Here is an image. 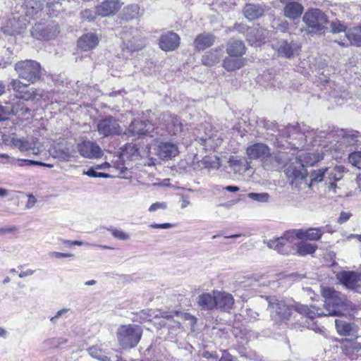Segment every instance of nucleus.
<instances>
[{
	"label": "nucleus",
	"mask_w": 361,
	"mask_h": 361,
	"mask_svg": "<svg viewBox=\"0 0 361 361\" xmlns=\"http://www.w3.org/2000/svg\"><path fill=\"white\" fill-rule=\"evenodd\" d=\"M322 295L324 298V310L298 302L290 306L283 300H276L269 304L271 317L276 322H286L290 319L293 310L310 319L321 316L339 317L347 310L345 300L340 293L331 288H323Z\"/></svg>",
	"instance_id": "f257e3e1"
},
{
	"label": "nucleus",
	"mask_w": 361,
	"mask_h": 361,
	"mask_svg": "<svg viewBox=\"0 0 361 361\" xmlns=\"http://www.w3.org/2000/svg\"><path fill=\"white\" fill-rule=\"evenodd\" d=\"M42 8V4L37 0H28L24 5H17L15 13L2 25V31L9 35L22 33L26 29L30 19L40 16Z\"/></svg>",
	"instance_id": "f03ea898"
},
{
	"label": "nucleus",
	"mask_w": 361,
	"mask_h": 361,
	"mask_svg": "<svg viewBox=\"0 0 361 361\" xmlns=\"http://www.w3.org/2000/svg\"><path fill=\"white\" fill-rule=\"evenodd\" d=\"M142 334L141 326L132 324L121 325L116 331L118 342L123 349L135 348L140 342Z\"/></svg>",
	"instance_id": "7ed1b4c3"
},
{
	"label": "nucleus",
	"mask_w": 361,
	"mask_h": 361,
	"mask_svg": "<svg viewBox=\"0 0 361 361\" xmlns=\"http://www.w3.org/2000/svg\"><path fill=\"white\" fill-rule=\"evenodd\" d=\"M302 21L310 34L322 35L326 30L327 18L324 13L318 8H311L305 13Z\"/></svg>",
	"instance_id": "20e7f679"
},
{
	"label": "nucleus",
	"mask_w": 361,
	"mask_h": 361,
	"mask_svg": "<svg viewBox=\"0 0 361 361\" xmlns=\"http://www.w3.org/2000/svg\"><path fill=\"white\" fill-rule=\"evenodd\" d=\"M15 70L18 76L27 81L29 84H33L40 78L41 67L35 61H21L15 64Z\"/></svg>",
	"instance_id": "39448f33"
},
{
	"label": "nucleus",
	"mask_w": 361,
	"mask_h": 361,
	"mask_svg": "<svg viewBox=\"0 0 361 361\" xmlns=\"http://www.w3.org/2000/svg\"><path fill=\"white\" fill-rule=\"evenodd\" d=\"M296 239H298V230H289L280 238L269 240L267 245L269 247L277 250L279 252L288 254L290 252Z\"/></svg>",
	"instance_id": "423d86ee"
},
{
	"label": "nucleus",
	"mask_w": 361,
	"mask_h": 361,
	"mask_svg": "<svg viewBox=\"0 0 361 361\" xmlns=\"http://www.w3.org/2000/svg\"><path fill=\"white\" fill-rule=\"evenodd\" d=\"M59 33L58 25L54 21L45 23H36L31 30V35L40 40H49Z\"/></svg>",
	"instance_id": "0eeeda50"
},
{
	"label": "nucleus",
	"mask_w": 361,
	"mask_h": 361,
	"mask_svg": "<svg viewBox=\"0 0 361 361\" xmlns=\"http://www.w3.org/2000/svg\"><path fill=\"white\" fill-rule=\"evenodd\" d=\"M121 37L124 47L130 51L141 50L145 45V38L137 28L129 29Z\"/></svg>",
	"instance_id": "6e6552de"
},
{
	"label": "nucleus",
	"mask_w": 361,
	"mask_h": 361,
	"mask_svg": "<svg viewBox=\"0 0 361 361\" xmlns=\"http://www.w3.org/2000/svg\"><path fill=\"white\" fill-rule=\"evenodd\" d=\"M285 174L292 183H301L307 178V170L298 157L293 158V161L285 169Z\"/></svg>",
	"instance_id": "1a4fd4ad"
},
{
	"label": "nucleus",
	"mask_w": 361,
	"mask_h": 361,
	"mask_svg": "<svg viewBox=\"0 0 361 361\" xmlns=\"http://www.w3.org/2000/svg\"><path fill=\"white\" fill-rule=\"evenodd\" d=\"M97 127L99 135L103 137L120 135L122 133V128L118 121L112 116H107L100 120Z\"/></svg>",
	"instance_id": "9d476101"
},
{
	"label": "nucleus",
	"mask_w": 361,
	"mask_h": 361,
	"mask_svg": "<svg viewBox=\"0 0 361 361\" xmlns=\"http://www.w3.org/2000/svg\"><path fill=\"white\" fill-rule=\"evenodd\" d=\"M336 279L345 288L350 290H357L361 286V274L351 271H343L336 274Z\"/></svg>",
	"instance_id": "9b49d317"
},
{
	"label": "nucleus",
	"mask_w": 361,
	"mask_h": 361,
	"mask_svg": "<svg viewBox=\"0 0 361 361\" xmlns=\"http://www.w3.org/2000/svg\"><path fill=\"white\" fill-rule=\"evenodd\" d=\"M77 149L80 156L87 159H99L103 155L100 147L94 142L90 140H85L78 143Z\"/></svg>",
	"instance_id": "f8f14e48"
},
{
	"label": "nucleus",
	"mask_w": 361,
	"mask_h": 361,
	"mask_svg": "<svg viewBox=\"0 0 361 361\" xmlns=\"http://www.w3.org/2000/svg\"><path fill=\"white\" fill-rule=\"evenodd\" d=\"M335 135L341 142L348 146H361V133L353 129H338L336 131Z\"/></svg>",
	"instance_id": "ddd939ff"
},
{
	"label": "nucleus",
	"mask_w": 361,
	"mask_h": 361,
	"mask_svg": "<svg viewBox=\"0 0 361 361\" xmlns=\"http://www.w3.org/2000/svg\"><path fill=\"white\" fill-rule=\"evenodd\" d=\"M293 154L288 152H281L275 154L273 157H270L264 161L265 167L271 169H280L288 164V162L291 163L293 158H295Z\"/></svg>",
	"instance_id": "4468645a"
},
{
	"label": "nucleus",
	"mask_w": 361,
	"mask_h": 361,
	"mask_svg": "<svg viewBox=\"0 0 361 361\" xmlns=\"http://www.w3.org/2000/svg\"><path fill=\"white\" fill-rule=\"evenodd\" d=\"M272 47L280 54L290 58L300 49V46L293 42H288L287 40H273Z\"/></svg>",
	"instance_id": "2eb2a0df"
},
{
	"label": "nucleus",
	"mask_w": 361,
	"mask_h": 361,
	"mask_svg": "<svg viewBox=\"0 0 361 361\" xmlns=\"http://www.w3.org/2000/svg\"><path fill=\"white\" fill-rule=\"evenodd\" d=\"M157 155L161 159H169L179 154V150L176 143L171 142H160L157 146Z\"/></svg>",
	"instance_id": "dca6fc26"
},
{
	"label": "nucleus",
	"mask_w": 361,
	"mask_h": 361,
	"mask_svg": "<svg viewBox=\"0 0 361 361\" xmlns=\"http://www.w3.org/2000/svg\"><path fill=\"white\" fill-rule=\"evenodd\" d=\"M122 5L119 0H105L97 6V13L102 17L114 16Z\"/></svg>",
	"instance_id": "f3484780"
},
{
	"label": "nucleus",
	"mask_w": 361,
	"mask_h": 361,
	"mask_svg": "<svg viewBox=\"0 0 361 361\" xmlns=\"http://www.w3.org/2000/svg\"><path fill=\"white\" fill-rule=\"evenodd\" d=\"M159 44L165 51H173L179 47L180 37L173 32H168L161 36Z\"/></svg>",
	"instance_id": "a211bd4d"
},
{
	"label": "nucleus",
	"mask_w": 361,
	"mask_h": 361,
	"mask_svg": "<svg viewBox=\"0 0 361 361\" xmlns=\"http://www.w3.org/2000/svg\"><path fill=\"white\" fill-rule=\"evenodd\" d=\"M99 37L96 34L88 32L79 37L77 42L78 47L83 51H88L97 47Z\"/></svg>",
	"instance_id": "6ab92c4d"
},
{
	"label": "nucleus",
	"mask_w": 361,
	"mask_h": 361,
	"mask_svg": "<svg viewBox=\"0 0 361 361\" xmlns=\"http://www.w3.org/2000/svg\"><path fill=\"white\" fill-rule=\"evenodd\" d=\"M161 121L169 133L174 135H179L183 130V126L179 118L169 114H164Z\"/></svg>",
	"instance_id": "aec40b11"
},
{
	"label": "nucleus",
	"mask_w": 361,
	"mask_h": 361,
	"mask_svg": "<svg viewBox=\"0 0 361 361\" xmlns=\"http://www.w3.org/2000/svg\"><path fill=\"white\" fill-rule=\"evenodd\" d=\"M269 154V147L263 143H255L247 148V155L250 159H264Z\"/></svg>",
	"instance_id": "412c9836"
},
{
	"label": "nucleus",
	"mask_w": 361,
	"mask_h": 361,
	"mask_svg": "<svg viewBox=\"0 0 361 361\" xmlns=\"http://www.w3.org/2000/svg\"><path fill=\"white\" fill-rule=\"evenodd\" d=\"M336 328L338 334L341 336H354L357 334L359 327L355 323L347 322L341 319L335 320Z\"/></svg>",
	"instance_id": "4be33fe9"
},
{
	"label": "nucleus",
	"mask_w": 361,
	"mask_h": 361,
	"mask_svg": "<svg viewBox=\"0 0 361 361\" xmlns=\"http://www.w3.org/2000/svg\"><path fill=\"white\" fill-rule=\"evenodd\" d=\"M151 128L152 125L149 123L134 120L128 128V133L133 136L149 134L153 137V135L151 134Z\"/></svg>",
	"instance_id": "5701e85b"
},
{
	"label": "nucleus",
	"mask_w": 361,
	"mask_h": 361,
	"mask_svg": "<svg viewBox=\"0 0 361 361\" xmlns=\"http://www.w3.org/2000/svg\"><path fill=\"white\" fill-rule=\"evenodd\" d=\"M266 11V7L261 4H247L243 7V12L245 17L249 20H254L261 18Z\"/></svg>",
	"instance_id": "b1692460"
},
{
	"label": "nucleus",
	"mask_w": 361,
	"mask_h": 361,
	"mask_svg": "<svg viewBox=\"0 0 361 361\" xmlns=\"http://www.w3.org/2000/svg\"><path fill=\"white\" fill-rule=\"evenodd\" d=\"M234 299L232 295L216 290V307L221 310L228 312L233 307Z\"/></svg>",
	"instance_id": "393cba45"
},
{
	"label": "nucleus",
	"mask_w": 361,
	"mask_h": 361,
	"mask_svg": "<svg viewBox=\"0 0 361 361\" xmlns=\"http://www.w3.org/2000/svg\"><path fill=\"white\" fill-rule=\"evenodd\" d=\"M216 293H204L200 295L197 298V302L201 309L204 310H210L216 307Z\"/></svg>",
	"instance_id": "a878e982"
},
{
	"label": "nucleus",
	"mask_w": 361,
	"mask_h": 361,
	"mask_svg": "<svg viewBox=\"0 0 361 361\" xmlns=\"http://www.w3.org/2000/svg\"><path fill=\"white\" fill-rule=\"evenodd\" d=\"M226 51L230 56L243 57L246 52V47L243 41L231 39L227 43Z\"/></svg>",
	"instance_id": "bb28decb"
},
{
	"label": "nucleus",
	"mask_w": 361,
	"mask_h": 361,
	"mask_svg": "<svg viewBox=\"0 0 361 361\" xmlns=\"http://www.w3.org/2000/svg\"><path fill=\"white\" fill-rule=\"evenodd\" d=\"M304 11L303 6L295 1L285 4L283 8V16L290 20L299 18Z\"/></svg>",
	"instance_id": "cd10ccee"
},
{
	"label": "nucleus",
	"mask_w": 361,
	"mask_h": 361,
	"mask_svg": "<svg viewBox=\"0 0 361 361\" xmlns=\"http://www.w3.org/2000/svg\"><path fill=\"white\" fill-rule=\"evenodd\" d=\"M246 37L252 46L259 45L267 37L265 31L262 28L247 27Z\"/></svg>",
	"instance_id": "c85d7f7f"
},
{
	"label": "nucleus",
	"mask_w": 361,
	"mask_h": 361,
	"mask_svg": "<svg viewBox=\"0 0 361 361\" xmlns=\"http://www.w3.org/2000/svg\"><path fill=\"white\" fill-rule=\"evenodd\" d=\"M215 37L213 35L203 32L198 35L194 40V47L197 50H204L214 44Z\"/></svg>",
	"instance_id": "c756f323"
},
{
	"label": "nucleus",
	"mask_w": 361,
	"mask_h": 361,
	"mask_svg": "<svg viewBox=\"0 0 361 361\" xmlns=\"http://www.w3.org/2000/svg\"><path fill=\"white\" fill-rule=\"evenodd\" d=\"M164 320L162 321L163 325L167 326L169 329V338L172 339L182 330V326L178 321L172 319V315L164 313L163 316Z\"/></svg>",
	"instance_id": "7c9ffc66"
},
{
	"label": "nucleus",
	"mask_w": 361,
	"mask_h": 361,
	"mask_svg": "<svg viewBox=\"0 0 361 361\" xmlns=\"http://www.w3.org/2000/svg\"><path fill=\"white\" fill-rule=\"evenodd\" d=\"M245 61L243 57L228 56L224 59L222 66L227 71H234L243 67Z\"/></svg>",
	"instance_id": "2f4dec72"
},
{
	"label": "nucleus",
	"mask_w": 361,
	"mask_h": 361,
	"mask_svg": "<svg viewBox=\"0 0 361 361\" xmlns=\"http://www.w3.org/2000/svg\"><path fill=\"white\" fill-rule=\"evenodd\" d=\"M344 352L352 360L361 355V336H357L356 340L353 342H347L344 345Z\"/></svg>",
	"instance_id": "473e14b6"
},
{
	"label": "nucleus",
	"mask_w": 361,
	"mask_h": 361,
	"mask_svg": "<svg viewBox=\"0 0 361 361\" xmlns=\"http://www.w3.org/2000/svg\"><path fill=\"white\" fill-rule=\"evenodd\" d=\"M223 56V50L221 48L212 49L203 55L202 61L204 65L212 66L219 62Z\"/></svg>",
	"instance_id": "72a5a7b5"
},
{
	"label": "nucleus",
	"mask_w": 361,
	"mask_h": 361,
	"mask_svg": "<svg viewBox=\"0 0 361 361\" xmlns=\"http://www.w3.org/2000/svg\"><path fill=\"white\" fill-rule=\"evenodd\" d=\"M297 230L298 239L300 240H319L323 235L322 229L318 228H311L307 230Z\"/></svg>",
	"instance_id": "f704fd0d"
},
{
	"label": "nucleus",
	"mask_w": 361,
	"mask_h": 361,
	"mask_svg": "<svg viewBox=\"0 0 361 361\" xmlns=\"http://www.w3.org/2000/svg\"><path fill=\"white\" fill-rule=\"evenodd\" d=\"M298 158L305 167L313 166L322 159V156L319 153L304 152L300 154Z\"/></svg>",
	"instance_id": "c9c22d12"
},
{
	"label": "nucleus",
	"mask_w": 361,
	"mask_h": 361,
	"mask_svg": "<svg viewBox=\"0 0 361 361\" xmlns=\"http://www.w3.org/2000/svg\"><path fill=\"white\" fill-rule=\"evenodd\" d=\"M345 37L350 44L361 47V29L360 27L348 30L345 32Z\"/></svg>",
	"instance_id": "e433bc0d"
},
{
	"label": "nucleus",
	"mask_w": 361,
	"mask_h": 361,
	"mask_svg": "<svg viewBox=\"0 0 361 361\" xmlns=\"http://www.w3.org/2000/svg\"><path fill=\"white\" fill-rule=\"evenodd\" d=\"M140 16V7L137 4H130L126 6L121 13V18L126 20L137 18Z\"/></svg>",
	"instance_id": "4c0bfd02"
},
{
	"label": "nucleus",
	"mask_w": 361,
	"mask_h": 361,
	"mask_svg": "<svg viewBox=\"0 0 361 361\" xmlns=\"http://www.w3.org/2000/svg\"><path fill=\"white\" fill-rule=\"evenodd\" d=\"M317 249V245L301 241L297 245V253L300 255L305 256L314 253Z\"/></svg>",
	"instance_id": "58836bf2"
},
{
	"label": "nucleus",
	"mask_w": 361,
	"mask_h": 361,
	"mask_svg": "<svg viewBox=\"0 0 361 361\" xmlns=\"http://www.w3.org/2000/svg\"><path fill=\"white\" fill-rule=\"evenodd\" d=\"M11 142L21 152H27L31 149V144L24 138H13Z\"/></svg>",
	"instance_id": "ea45409f"
},
{
	"label": "nucleus",
	"mask_w": 361,
	"mask_h": 361,
	"mask_svg": "<svg viewBox=\"0 0 361 361\" xmlns=\"http://www.w3.org/2000/svg\"><path fill=\"white\" fill-rule=\"evenodd\" d=\"M89 354L94 358L101 361H108V357L104 353L101 348L97 346H92L88 349Z\"/></svg>",
	"instance_id": "a19ab883"
},
{
	"label": "nucleus",
	"mask_w": 361,
	"mask_h": 361,
	"mask_svg": "<svg viewBox=\"0 0 361 361\" xmlns=\"http://www.w3.org/2000/svg\"><path fill=\"white\" fill-rule=\"evenodd\" d=\"M30 84H25L18 79H13L10 82V86L16 92V97H18Z\"/></svg>",
	"instance_id": "79ce46f5"
},
{
	"label": "nucleus",
	"mask_w": 361,
	"mask_h": 361,
	"mask_svg": "<svg viewBox=\"0 0 361 361\" xmlns=\"http://www.w3.org/2000/svg\"><path fill=\"white\" fill-rule=\"evenodd\" d=\"M18 111V110L17 109L11 107V104L6 103V106L0 105V121L5 120L8 116Z\"/></svg>",
	"instance_id": "37998d69"
},
{
	"label": "nucleus",
	"mask_w": 361,
	"mask_h": 361,
	"mask_svg": "<svg viewBox=\"0 0 361 361\" xmlns=\"http://www.w3.org/2000/svg\"><path fill=\"white\" fill-rule=\"evenodd\" d=\"M348 161L353 166L361 169V151L350 153L348 156Z\"/></svg>",
	"instance_id": "c03bdc74"
},
{
	"label": "nucleus",
	"mask_w": 361,
	"mask_h": 361,
	"mask_svg": "<svg viewBox=\"0 0 361 361\" xmlns=\"http://www.w3.org/2000/svg\"><path fill=\"white\" fill-rule=\"evenodd\" d=\"M328 171H329L328 168L320 169L317 171H312V173L310 174L311 183L313 182H317V183L321 182L323 180L325 172H328Z\"/></svg>",
	"instance_id": "a18cd8bd"
},
{
	"label": "nucleus",
	"mask_w": 361,
	"mask_h": 361,
	"mask_svg": "<svg viewBox=\"0 0 361 361\" xmlns=\"http://www.w3.org/2000/svg\"><path fill=\"white\" fill-rule=\"evenodd\" d=\"M75 157V149L71 147H66L60 152L59 158L66 161L71 160V159Z\"/></svg>",
	"instance_id": "49530a36"
},
{
	"label": "nucleus",
	"mask_w": 361,
	"mask_h": 361,
	"mask_svg": "<svg viewBox=\"0 0 361 361\" xmlns=\"http://www.w3.org/2000/svg\"><path fill=\"white\" fill-rule=\"evenodd\" d=\"M37 90L35 88H30L27 90V88L20 94L18 98L23 99L24 100L28 101L32 100L35 98L38 95Z\"/></svg>",
	"instance_id": "de8ad7c7"
},
{
	"label": "nucleus",
	"mask_w": 361,
	"mask_h": 361,
	"mask_svg": "<svg viewBox=\"0 0 361 361\" xmlns=\"http://www.w3.org/2000/svg\"><path fill=\"white\" fill-rule=\"evenodd\" d=\"M247 196L257 202H267L269 201V195L267 192L255 193L250 192Z\"/></svg>",
	"instance_id": "09e8293b"
},
{
	"label": "nucleus",
	"mask_w": 361,
	"mask_h": 361,
	"mask_svg": "<svg viewBox=\"0 0 361 361\" xmlns=\"http://www.w3.org/2000/svg\"><path fill=\"white\" fill-rule=\"evenodd\" d=\"M108 231H109L111 233L112 235L116 239L121 240H127L130 238L129 235L121 230L111 227L108 228Z\"/></svg>",
	"instance_id": "8fccbe9b"
},
{
	"label": "nucleus",
	"mask_w": 361,
	"mask_h": 361,
	"mask_svg": "<svg viewBox=\"0 0 361 361\" xmlns=\"http://www.w3.org/2000/svg\"><path fill=\"white\" fill-rule=\"evenodd\" d=\"M343 167V166H336L332 169L328 174L329 176V178L334 180H339L342 178V173Z\"/></svg>",
	"instance_id": "3c124183"
},
{
	"label": "nucleus",
	"mask_w": 361,
	"mask_h": 361,
	"mask_svg": "<svg viewBox=\"0 0 361 361\" xmlns=\"http://www.w3.org/2000/svg\"><path fill=\"white\" fill-rule=\"evenodd\" d=\"M11 107H15L18 110V112L13 113L12 114H18V116H24L30 112V109L27 107H25L23 104L19 101L17 102L15 104H11Z\"/></svg>",
	"instance_id": "603ef678"
},
{
	"label": "nucleus",
	"mask_w": 361,
	"mask_h": 361,
	"mask_svg": "<svg viewBox=\"0 0 361 361\" xmlns=\"http://www.w3.org/2000/svg\"><path fill=\"white\" fill-rule=\"evenodd\" d=\"M97 11L91 9H85L81 13V18L88 22L93 21L95 19Z\"/></svg>",
	"instance_id": "864d4df0"
},
{
	"label": "nucleus",
	"mask_w": 361,
	"mask_h": 361,
	"mask_svg": "<svg viewBox=\"0 0 361 361\" xmlns=\"http://www.w3.org/2000/svg\"><path fill=\"white\" fill-rule=\"evenodd\" d=\"M331 30L334 33H339L341 32H347L345 26L340 22H335L331 24Z\"/></svg>",
	"instance_id": "5fc2aeb1"
},
{
	"label": "nucleus",
	"mask_w": 361,
	"mask_h": 361,
	"mask_svg": "<svg viewBox=\"0 0 361 361\" xmlns=\"http://www.w3.org/2000/svg\"><path fill=\"white\" fill-rule=\"evenodd\" d=\"M167 207V204L166 202H155L153 203L149 207V212H153L157 211V209H165Z\"/></svg>",
	"instance_id": "6e6d98bb"
},
{
	"label": "nucleus",
	"mask_w": 361,
	"mask_h": 361,
	"mask_svg": "<svg viewBox=\"0 0 361 361\" xmlns=\"http://www.w3.org/2000/svg\"><path fill=\"white\" fill-rule=\"evenodd\" d=\"M69 310H70L68 308H63V309L59 310L54 317L50 318V322L53 324H56L57 319L59 317H61L65 315L66 313H68L69 312Z\"/></svg>",
	"instance_id": "4d7b16f0"
},
{
	"label": "nucleus",
	"mask_w": 361,
	"mask_h": 361,
	"mask_svg": "<svg viewBox=\"0 0 361 361\" xmlns=\"http://www.w3.org/2000/svg\"><path fill=\"white\" fill-rule=\"evenodd\" d=\"M49 256L51 257V258H56V259H59V258H66V257H72L73 256V255L71 254V253H62V252H50L49 253Z\"/></svg>",
	"instance_id": "13d9d810"
},
{
	"label": "nucleus",
	"mask_w": 361,
	"mask_h": 361,
	"mask_svg": "<svg viewBox=\"0 0 361 361\" xmlns=\"http://www.w3.org/2000/svg\"><path fill=\"white\" fill-rule=\"evenodd\" d=\"M48 13L51 16H56L58 15L59 11H55L52 7H61V5L59 2L48 4Z\"/></svg>",
	"instance_id": "bf43d9fd"
},
{
	"label": "nucleus",
	"mask_w": 361,
	"mask_h": 361,
	"mask_svg": "<svg viewBox=\"0 0 361 361\" xmlns=\"http://www.w3.org/2000/svg\"><path fill=\"white\" fill-rule=\"evenodd\" d=\"M48 341L51 345H54V347H59L61 344L66 343V340L62 338H54L49 339Z\"/></svg>",
	"instance_id": "052dcab7"
},
{
	"label": "nucleus",
	"mask_w": 361,
	"mask_h": 361,
	"mask_svg": "<svg viewBox=\"0 0 361 361\" xmlns=\"http://www.w3.org/2000/svg\"><path fill=\"white\" fill-rule=\"evenodd\" d=\"M149 227L152 228H162L166 229L173 227V225L169 223H164V224H151Z\"/></svg>",
	"instance_id": "680f3d73"
},
{
	"label": "nucleus",
	"mask_w": 361,
	"mask_h": 361,
	"mask_svg": "<svg viewBox=\"0 0 361 361\" xmlns=\"http://www.w3.org/2000/svg\"><path fill=\"white\" fill-rule=\"evenodd\" d=\"M351 216V213L342 212L338 218V222L339 224H343L347 221Z\"/></svg>",
	"instance_id": "e2e57ef3"
},
{
	"label": "nucleus",
	"mask_w": 361,
	"mask_h": 361,
	"mask_svg": "<svg viewBox=\"0 0 361 361\" xmlns=\"http://www.w3.org/2000/svg\"><path fill=\"white\" fill-rule=\"evenodd\" d=\"M216 361H235V360L228 352L224 351L219 360Z\"/></svg>",
	"instance_id": "0e129e2a"
},
{
	"label": "nucleus",
	"mask_w": 361,
	"mask_h": 361,
	"mask_svg": "<svg viewBox=\"0 0 361 361\" xmlns=\"http://www.w3.org/2000/svg\"><path fill=\"white\" fill-rule=\"evenodd\" d=\"M36 202H37V200H36L35 197L33 195L30 194L28 195V200H27V202L26 204V208L27 209L32 208L35 206Z\"/></svg>",
	"instance_id": "69168bd1"
},
{
	"label": "nucleus",
	"mask_w": 361,
	"mask_h": 361,
	"mask_svg": "<svg viewBox=\"0 0 361 361\" xmlns=\"http://www.w3.org/2000/svg\"><path fill=\"white\" fill-rule=\"evenodd\" d=\"M211 139L212 137L210 136H205L200 137L199 141L202 145L212 147V144L210 143Z\"/></svg>",
	"instance_id": "338daca9"
},
{
	"label": "nucleus",
	"mask_w": 361,
	"mask_h": 361,
	"mask_svg": "<svg viewBox=\"0 0 361 361\" xmlns=\"http://www.w3.org/2000/svg\"><path fill=\"white\" fill-rule=\"evenodd\" d=\"M203 357L207 359H212L214 361H216L219 359V356L216 353L212 354L209 352H205L203 353Z\"/></svg>",
	"instance_id": "774afa93"
}]
</instances>
